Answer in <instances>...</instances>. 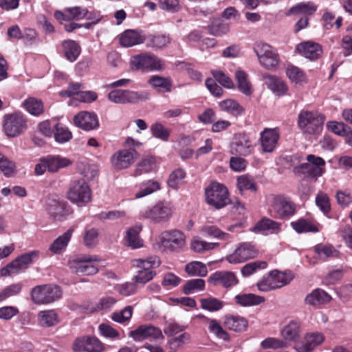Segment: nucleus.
I'll return each instance as SVG.
<instances>
[{
	"label": "nucleus",
	"instance_id": "obj_1",
	"mask_svg": "<svg viewBox=\"0 0 352 352\" xmlns=\"http://www.w3.org/2000/svg\"><path fill=\"white\" fill-rule=\"evenodd\" d=\"M205 196L206 203L218 210L231 203L228 188L217 182H212L205 188Z\"/></svg>",
	"mask_w": 352,
	"mask_h": 352
},
{
	"label": "nucleus",
	"instance_id": "obj_2",
	"mask_svg": "<svg viewBox=\"0 0 352 352\" xmlns=\"http://www.w3.org/2000/svg\"><path fill=\"white\" fill-rule=\"evenodd\" d=\"M270 212L276 219L287 220L296 212V205L283 195H275L270 203Z\"/></svg>",
	"mask_w": 352,
	"mask_h": 352
},
{
	"label": "nucleus",
	"instance_id": "obj_3",
	"mask_svg": "<svg viewBox=\"0 0 352 352\" xmlns=\"http://www.w3.org/2000/svg\"><path fill=\"white\" fill-rule=\"evenodd\" d=\"M62 294L60 287L53 284L37 285L30 292L31 298L36 305L54 302L60 298Z\"/></svg>",
	"mask_w": 352,
	"mask_h": 352
},
{
	"label": "nucleus",
	"instance_id": "obj_4",
	"mask_svg": "<svg viewBox=\"0 0 352 352\" xmlns=\"http://www.w3.org/2000/svg\"><path fill=\"white\" fill-rule=\"evenodd\" d=\"M324 121V116L317 112L305 111L299 113L298 125L303 133L315 135L321 132Z\"/></svg>",
	"mask_w": 352,
	"mask_h": 352
},
{
	"label": "nucleus",
	"instance_id": "obj_5",
	"mask_svg": "<svg viewBox=\"0 0 352 352\" xmlns=\"http://www.w3.org/2000/svg\"><path fill=\"white\" fill-rule=\"evenodd\" d=\"M27 128V119L22 113H8L3 116V131L8 138L19 136Z\"/></svg>",
	"mask_w": 352,
	"mask_h": 352
},
{
	"label": "nucleus",
	"instance_id": "obj_6",
	"mask_svg": "<svg viewBox=\"0 0 352 352\" xmlns=\"http://www.w3.org/2000/svg\"><path fill=\"white\" fill-rule=\"evenodd\" d=\"M38 251H31L21 254L0 270L1 276H8L19 274L27 270L34 259L38 257Z\"/></svg>",
	"mask_w": 352,
	"mask_h": 352
},
{
	"label": "nucleus",
	"instance_id": "obj_7",
	"mask_svg": "<svg viewBox=\"0 0 352 352\" xmlns=\"http://www.w3.org/2000/svg\"><path fill=\"white\" fill-rule=\"evenodd\" d=\"M100 259L96 256L80 255L69 261L70 270L78 274L91 276L98 272L97 266L93 264Z\"/></svg>",
	"mask_w": 352,
	"mask_h": 352
},
{
	"label": "nucleus",
	"instance_id": "obj_8",
	"mask_svg": "<svg viewBox=\"0 0 352 352\" xmlns=\"http://www.w3.org/2000/svg\"><path fill=\"white\" fill-rule=\"evenodd\" d=\"M146 91H135L129 89H114L108 94V99L116 104H136L149 98Z\"/></svg>",
	"mask_w": 352,
	"mask_h": 352
},
{
	"label": "nucleus",
	"instance_id": "obj_9",
	"mask_svg": "<svg viewBox=\"0 0 352 352\" xmlns=\"http://www.w3.org/2000/svg\"><path fill=\"white\" fill-rule=\"evenodd\" d=\"M67 197L74 204H86L91 200V191L85 180H74L69 185Z\"/></svg>",
	"mask_w": 352,
	"mask_h": 352
},
{
	"label": "nucleus",
	"instance_id": "obj_10",
	"mask_svg": "<svg viewBox=\"0 0 352 352\" xmlns=\"http://www.w3.org/2000/svg\"><path fill=\"white\" fill-rule=\"evenodd\" d=\"M162 247L170 252L182 249L186 245V236L179 230L164 231L159 236Z\"/></svg>",
	"mask_w": 352,
	"mask_h": 352
},
{
	"label": "nucleus",
	"instance_id": "obj_11",
	"mask_svg": "<svg viewBox=\"0 0 352 352\" xmlns=\"http://www.w3.org/2000/svg\"><path fill=\"white\" fill-rule=\"evenodd\" d=\"M45 210L53 219L63 221L70 213L67 203L56 195L49 197L45 203Z\"/></svg>",
	"mask_w": 352,
	"mask_h": 352
},
{
	"label": "nucleus",
	"instance_id": "obj_12",
	"mask_svg": "<svg viewBox=\"0 0 352 352\" xmlns=\"http://www.w3.org/2000/svg\"><path fill=\"white\" fill-rule=\"evenodd\" d=\"M260 63L266 69L276 67L278 63V55L276 50L267 43H258L254 48Z\"/></svg>",
	"mask_w": 352,
	"mask_h": 352
},
{
	"label": "nucleus",
	"instance_id": "obj_13",
	"mask_svg": "<svg viewBox=\"0 0 352 352\" xmlns=\"http://www.w3.org/2000/svg\"><path fill=\"white\" fill-rule=\"evenodd\" d=\"M131 65L137 69H146L151 71H160L164 69L162 60L157 56L148 53L133 56Z\"/></svg>",
	"mask_w": 352,
	"mask_h": 352
},
{
	"label": "nucleus",
	"instance_id": "obj_14",
	"mask_svg": "<svg viewBox=\"0 0 352 352\" xmlns=\"http://www.w3.org/2000/svg\"><path fill=\"white\" fill-rule=\"evenodd\" d=\"M254 146L248 135L245 133L234 134L230 144V152L232 155L248 156L252 153Z\"/></svg>",
	"mask_w": 352,
	"mask_h": 352
},
{
	"label": "nucleus",
	"instance_id": "obj_15",
	"mask_svg": "<svg viewBox=\"0 0 352 352\" xmlns=\"http://www.w3.org/2000/svg\"><path fill=\"white\" fill-rule=\"evenodd\" d=\"M258 253L251 243H241L232 254L226 256V261L232 264L240 263L256 257Z\"/></svg>",
	"mask_w": 352,
	"mask_h": 352
},
{
	"label": "nucleus",
	"instance_id": "obj_16",
	"mask_svg": "<svg viewBox=\"0 0 352 352\" xmlns=\"http://www.w3.org/2000/svg\"><path fill=\"white\" fill-rule=\"evenodd\" d=\"M129 336L136 342H140L146 339H164L161 329L152 324H142L135 330L131 331L129 333Z\"/></svg>",
	"mask_w": 352,
	"mask_h": 352
},
{
	"label": "nucleus",
	"instance_id": "obj_17",
	"mask_svg": "<svg viewBox=\"0 0 352 352\" xmlns=\"http://www.w3.org/2000/svg\"><path fill=\"white\" fill-rule=\"evenodd\" d=\"M139 154L134 148L122 149L111 157V163L117 170L128 168L138 158Z\"/></svg>",
	"mask_w": 352,
	"mask_h": 352
},
{
	"label": "nucleus",
	"instance_id": "obj_18",
	"mask_svg": "<svg viewBox=\"0 0 352 352\" xmlns=\"http://www.w3.org/2000/svg\"><path fill=\"white\" fill-rule=\"evenodd\" d=\"M172 214L170 207L165 204L159 203L152 208L142 212V216L153 222L160 223L167 221Z\"/></svg>",
	"mask_w": 352,
	"mask_h": 352
},
{
	"label": "nucleus",
	"instance_id": "obj_19",
	"mask_svg": "<svg viewBox=\"0 0 352 352\" xmlns=\"http://www.w3.org/2000/svg\"><path fill=\"white\" fill-rule=\"evenodd\" d=\"M280 138L277 129L265 128L260 133L259 140L263 153H272L276 148Z\"/></svg>",
	"mask_w": 352,
	"mask_h": 352
},
{
	"label": "nucleus",
	"instance_id": "obj_20",
	"mask_svg": "<svg viewBox=\"0 0 352 352\" xmlns=\"http://www.w3.org/2000/svg\"><path fill=\"white\" fill-rule=\"evenodd\" d=\"M74 123L85 131L95 130L99 127L98 116L94 112L81 111L74 117Z\"/></svg>",
	"mask_w": 352,
	"mask_h": 352
},
{
	"label": "nucleus",
	"instance_id": "obj_21",
	"mask_svg": "<svg viewBox=\"0 0 352 352\" xmlns=\"http://www.w3.org/2000/svg\"><path fill=\"white\" fill-rule=\"evenodd\" d=\"M208 282L214 285H222L230 287L237 284L238 280L233 272L218 271L212 274L208 278Z\"/></svg>",
	"mask_w": 352,
	"mask_h": 352
},
{
	"label": "nucleus",
	"instance_id": "obj_22",
	"mask_svg": "<svg viewBox=\"0 0 352 352\" xmlns=\"http://www.w3.org/2000/svg\"><path fill=\"white\" fill-rule=\"evenodd\" d=\"M296 50L302 56L310 60L318 59L322 53L321 45L312 41L301 43L296 46Z\"/></svg>",
	"mask_w": 352,
	"mask_h": 352
},
{
	"label": "nucleus",
	"instance_id": "obj_23",
	"mask_svg": "<svg viewBox=\"0 0 352 352\" xmlns=\"http://www.w3.org/2000/svg\"><path fill=\"white\" fill-rule=\"evenodd\" d=\"M146 40V36L142 31L127 30L120 36V43L122 46L129 47L142 43Z\"/></svg>",
	"mask_w": 352,
	"mask_h": 352
},
{
	"label": "nucleus",
	"instance_id": "obj_24",
	"mask_svg": "<svg viewBox=\"0 0 352 352\" xmlns=\"http://www.w3.org/2000/svg\"><path fill=\"white\" fill-rule=\"evenodd\" d=\"M324 341V337L318 333H308L301 343L296 345L298 352H310Z\"/></svg>",
	"mask_w": 352,
	"mask_h": 352
},
{
	"label": "nucleus",
	"instance_id": "obj_25",
	"mask_svg": "<svg viewBox=\"0 0 352 352\" xmlns=\"http://www.w3.org/2000/svg\"><path fill=\"white\" fill-rule=\"evenodd\" d=\"M317 10V6L312 2H302L290 8L287 11V15L292 14L307 17L311 16Z\"/></svg>",
	"mask_w": 352,
	"mask_h": 352
},
{
	"label": "nucleus",
	"instance_id": "obj_26",
	"mask_svg": "<svg viewBox=\"0 0 352 352\" xmlns=\"http://www.w3.org/2000/svg\"><path fill=\"white\" fill-rule=\"evenodd\" d=\"M294 172L296 175L302 177L303 179H312L315 181L317 180L318 177L322 175L320 169L318 168H316L314 165L309 162L296 166L294 168Z\"/></svg>",
	"mask_w": 352,
	"mask_h": 352
},
{
	"label": "nucleus",
	"instance_id": "obj_27",
	"mask_svg": "<svg viewBox=\"0 0 352 352\" xmlns=\"http://www.w3.org/2000/svg\"><path fill=\"white\" fill-rule=\"evenodd\" d=\"M63 53L67 60L74 62L80 54V46L74 40L67 39L62 42Z\"/></svg>",
	"mask_w": 352,
	"mask_h": 352
},
{
	"label": "nucleus",
	"instance_id": "obj_28",
	"mask_svg": "<svg viewBox=\"0 0 352 352\" xmlns=\"http://www.w3.org/2000/svg\"><path fill=\"white\" fill-rule=\"evenodd\" d=\"M141 230L142 226L136 225L130 228L126 231L125 241L126 245L132 249H137L143 246V241L140 238V232Z\"/></svg>",
	"mask_w": 352,
	"mask_h": 352
},
{
	"label": "nucleus",
	"instance_id": "obj_29",
	"mask_svg": "<svg viewBox=\"0 0 352 352\" xmlns=\"http://www.w3.org/2000/svg\"><path fill=\"white\" fill-rule=\"evenodd\" d=\"M331 296L321 289H316L305 298L307 305L318 306L327 303L331 300Z\"/></svg>",
	"mask_w": 352,
	"mask_h": 352
},
{
	"label": "nucleus",
	"instance_id": "obj_30",
	"mask_svg": "<svg viewBox=\"0 0 352 352\" xmlns=\"http://www.w3.org/2000/svg\"><path fill=\"white\" fill-rule=\"evenodd\" d=\"M265 80L267 87L275 94L283 96L286 94L287 87L280 78L272 75H267L265 76Z\"/></svg>",
	"mask_w": 352,
	"mask_h": 352
},
{
	"label": "nucleus",
	"instance_id": "obj_31",
	"mask_svg": "<svg viewBox=\"0 0 352 352\" xmlns=\"http://www.w3.org/2000/svg\"><path fill=\"white\" fill-rule=\"evenodd\" d=\"M74 232V228H69L61 236H59L50 246V250L54 254H60L67 246Z\"/></svg>",
	"mask_w": 352,
	"mask_h": 352
},
{
	"label": "nucleus",
	"instance_id": "obj_32",
	"mask_svg": "<svg viewBox=\"0 0 352 352\" xmlns=\"http://www.w3.org/2000/svg\"><path fill=\"white\" fill-rule=\"evenodd\" d=\"M47 157L48 163V171L56 173L60 168H66L72 164V161L60 155H49Z\"/></svg>",
	"mask_w": 352,
	"mask_h": 352
},
{
	"label": "nucleus",
	"instance_id": "obj_33",
	"mask_svg": "<svg viewBox=\"0 0 352 352\" xmlns=\"http://www.w3.org/2000/svg\"><path fill=\"white\" fill-rule=\"evenodd\" d=\"M146 46L153 49L159 50L166 47L171 41L168 35L155 34H149L146 37Z\"/></svg>",
	"mask_w": 352,
	"mask_h": 352
},
{
	"label": "nucleus",
	"instance_id": "obj_34",
	"mask_svg": "<svg viewBox=\"0 0 352 352\" xmlns=\"http://www.w3.org/2000/svg\"><path fill=\"white\" fill-rule=\"evenodd\" d=\"M38 320L40 325L43 327H50L58 322L57 313L53 309L41 311L38 314Z\"/></svg>",
	"mask_w": 352,
	"mask_h": 352
},
{
	"label": "nucleus",
	"instance_id": "obj_35",
	"mask_svg": "<svg viewBox=\"0 0 352 352\" xmlns=\"http://www.w3.org/2000/svg\"><path fill=\"white\" fill-rule=\"evenodd\" d=\"M291 226L298 233L318 232L320 231L316 223L303 218L291 222Z\"/></svg>",
	"mask_w": 352,
	"mask_h": 352
},
{
	"label": "nucleus",
	"instance_id": "obj_36",
	"mask_svg": "<svg viewBox=\"0 0 352 352\" xmlns=\"http://www.w3.org/2000/svg\"><path fill=\"white\" fill-rule=\"evenodd\" d=\"M236 302L243 307L258 305L265 301V298L253 294H241L234 297Z\"/></svg>",
	"mask_w": 352,
	"mask_h": 352
},
{
	"label": "nucleus",
	"instance_id": "obj_37",
	"mask_svg": "<svg viewBox=\"0 0 352 352\" xmlns=\"http://www.w3.org/2000/svg\"><path fill=\"white\" fill-rule=\"evenodd\" d=\"M281 223L271 219L264 217L256 223L254 230L258 232L277 233L280 230Z\"/></svg>",
	"mask_w": 352,
	"mask_h": 352
},
{
	"label": "nucleus",
	"instance_id": "obj_38",
	"mask_svg": "<svg viewBox=\"0 0 352 352\" xmlns=\"http://www.w3.org/2000/svg\"><path fill=\"white\" fill-rule=\"evenodd\" d=\"M235 79L237 82L238 89L242 94L245 96H250L252 94V85L248 80L247 73L241 70L236 71Z\"/></svg>",
	"mask_w": 352,
	"mask_h": 352
},
{
	"label": "nucleus",
	"instance_id": "obj_39",
	"mask_svg": "<svg viewBox=\"0 0 352 352\" xmlns=\"http://www.w3.org/2000/svg\"><path fill=\"white\" fill-rule=\"evenodd\" d=\"M132 264L140 270L152 271L153 268L160 266V260L158 256H153L145 259H134L132 261Z\"/></svg>",
	"mask_w": 352,
	"mask_h": 352
},
{
	"label": "nucleus",
	"instance_id": "obj_40",
	"mask_svg": "<svg viewBox=\"0 0 352 352\" xmlns=\"http://www.w3.org/2000/svg\"><path fill=\"white\" fill-rule=\"evenodd\" d=\"M23 106L28 113L35 116L41 115L44 111L42 101L35 98H28L24 100Z\"/></svg>",
	"mask_w": 352,
	"mask_h": 352
},
{
	"label": "nucleus",
	"instance_id": "obj_41",
	"mask_svg": "<svg viewBox=\"0 0 352 352\" xmlns=\"http://www.w3.org/2000/svg\"><path fill=\"white\" fill-rule=\"evenodd\" d=\"M209 33L215 36H220L227 34L230 30L228 23L220 19H214L208 27Z\"/></svg>",
	"mask_w": 352,
	"mask_h": 352
},
{
	"label": "nucleus",
	"instance_id": "obj_42",
	"mask_svg": "<svg viewBox=\"0 0 352 352\" xmlns=\"http://www.w3.org/2000/svg\"><path fill=\"white\" fill-rule=\"evenodd\" d=\"M226 327L234 331H242L248 326V321L242 317L229 316L225 320Z\"/></svg>",
	"mask_w": 352,
	"mask_h": 352
},
{
	"label": "nucleus",
	"instance_id": "obj_43",
	"mask_svg": "<svg viewBox=\"0 0 352 352\" xmlns=\"http://www.w3.org/2000/svg\"><path fill=\"white\" fill-rule=\"evenodd\" d=\"M77 169L80 175L87 179H94L98 173V168L95 164H89L86 161L78 162Z\"/></svg>",
	"mask_w": 352,
	"mask_h": 352
},
{
	"label": "nucleus",
	"instance_id": "obj_44",
	"mask_svg": "<svg viewBox=\"0 0 352 352\" xmlns=\"http://www.w3.org/2000/svg\"><path fill=\"white\" fill-rule=\"evenodd\" d=\"M221 110L234 116H240L244 112V109L236 101L232 99L225 100L219 102Z\"/></svg>",
	"mask_w": 352,
	"mask_h": 352
},
{
	"label": "nucleus",
	"instance_id": "obj_45",
	"mask_svg": "<svg viewBox=\"0 0 352 352\" xmlns=\"http://www.w3.org/2000/svg\"><path fill=\"white\" fill-rule=\"evenodd\" d=\"M186 176V173L184 170L180 168H177L170 174L167 180V184L172 189L177 190Z\"/></svg>",
	"mask_w": 352,
	"mask_h": 352
},
{
	"label": "nucleus",
	"instance_id": "obj_46",
	"mask_svg": "<svg viewBox=\"0 0 352 352\" xmlns=\"http://www.w3.org/2000/svg\"><path fill=\"white\" fill-rule=\"evenodd\" d=\"M201 307L203 309L213 312L221 309L224 302L214 297L209 296L200 299Z\"/></svg>",
	"mask_w": 352,
	"mask_h": 352
},
{
	"label": "nucleus",
	"instance_id": "obj_47",
	"mask_svg": "<svg viewBox=\"0 0 352 352\" xmlns=\"http://www.w3.org/2000/svg\"><path fill=\"white\" fill-rule=\"evenodd\" d=\"M205 285V281L203 279L197 278L188 280L183 286V292L185 294L201 292L204 290Z\"/></svg>",
	"mask_w": 352,
	"mask_h": 352
},
{
	"label": "nucleus",
	"instance_id": "obj_48",
	"mask_svg": "<svg viewBox=\"0 0 352 352\" xmlns=\"http://www.w3.org/2000/svg\"><path fill=\"white\" fill-rule=\"evenodd\" d=\"M148 83L155 88L162 89L165 92H170L172 90V82L168 78L155 75L148 80Z\"/></svg>",
	"mask_w": 352,
	"mask_h": 352
},
{
	"label": "nucleus",
	"instance_id": "obj_49",
	"mask_svg": "<svg viewBox=\"0 0 352 352\" xmlns=\"http://www.w3.org/2000/svg\"><path fill=\"white\" fill-rule=\"evenodd\" d=\"M300 324L297 322L292 321L281 331L285 340L294 341L299 336Z\"/></svg>",
	"mask_w": 352,
	"mask_h": 352
},
{
	"label": "nucleus",
	"instance_id": "obj_50",
	"mask_svg": "<svg viewBox=\"0 0 352 352\" xmlns=\"http://www.w3.org/2000/svg\"><path fill=\"white\" fill-rule=\"evenodd\" d=\"M314 249L316 253L321 259L338 256V251L332 245L318 244L315 246Z\"/></svg>",
	"mask_w": 352,
	"mask_h": 352
},
{
	"label": "nucleus",
	"instance_id": "obj_51",
	"mask_svg": "<svg viewBox=\"0 0 352 352\" xmlns=\"http://www.w3.org/2000/svg\"><path fill=\"white\" fill-rule=\"evenodd\" d=\"M186 272L190 276H205L208 273L206 266L201 262L193 261L186 265Z\"/></svg>",
	"mask_w": 352,
	"mask_h": 352
},
{
	"label": "nucleus",
	"instance_id": "obj_52",
	"mask_svg": "<svg viewBox=\"0 0 352 352\" xmlns=\"http://www.w3.org/2000/svg\"><path fill=\"white\" fill-rule=\"evenodd\" d=\"M54 138L57 142L64 144L72 138V133L67 127L58 123L55 126Z\"/></svg>",
	"mask_w": 352,
	"mask_h": 352
},
{
	"label": "nucleus",
	"instance_id": "obj_53",
	"mask_svg": "<svg viewBox=\"0 0 352 352\" xmlns=\"http://www.w3.org/2000/svg\"><path fill=\"white\" fill-rule=\"evenodd\" d=\"M286 74L289 80L295 83H301L306 80V75L304 72L294 65H289L286 69Z\"/></svg>",
	"mask_w": 352,
	"mask_h": 352
},
{
	"label": "nucleus",
	"instance_id": "obj_54",
	"mask_svg": "<svg viewBox=\"0 0 352 352\" xmlns=\"http://www.w3.org/2000/svg\"><path fill=\"white\" fill-rule=\"evenodd\" d=\"M133 307L126 306L120 311H114L111 314V319L118 323H124L128 322L132 317Z\"/></svg>",
	"mask_w": 352,
	"mask_h": 352
},
{
	"label": "nucleus",
	"instance_id": "obj_55",
	"mask_svg": "<svg viewBox=\"0 0 352 352\" xmlns=\"http://www.w3.org/2000/svg\"><path fill=\"white\" fill-rule=\"evenodd\" d=\"M155 166V160L153 157L143 159L138 164L133 176L137 177L143 173H149L154 169Z\"/></svg>",
	"mask_w": 352,
	"mask_h": 352
},
{
	"label": "nucleus",
	"instance_id": "obj_56",
	"mask_svg": "<svg viewBox=\"0 0 352 352\" xmlns=\"http://www.w3.org/2000/svg\"><path fill=\"white\" fill-rule=\"evenodd\" d=\"M151 132L153 137L162 141H168L170 131L161 123L156 122L151 126Z\"/></svg>",
	"mask_w": 352,
	"mask_h": 352
},
{
	"label": "nucleus",
	"instance_id": "obj_57",
	"mask_svg": "<svg viewBox=\"0 0 352 352\" xmlns=\"http://www.w3.org/2000/svg\"><path fill=\"white\" fill-rule=\"evenodd\" d=\"M23 285L20 283H13L6 287L0 292V302L18 295L22 290Z\"/></svg>",
	"mask_w": 352,
	"mask_h": 352
},
{
	"label": "nucleus",
	"instance_id": "obj_58",
	"mask_svg": "<svg viewBox=\"0 0 352 352\" xmlns=\"http://www.w3.org/2000/svg\"><path fill=\"white\" fill-rule=\"evenodd\" d=\"M274 283L278 286V288H281L283 286L289 284L293 279L292 274L289 272H280L277 270H274L270 272Z\"/></svg>",
	"mask_w": 352,
	"mask_h": 352
},
{
	"label": "nucleus",
	"instance_id": "obj_59",
	"mask_svg": "<svg viewBox=\"0 0 352 352\" xmlns=\"http://www.w3.org/2000/svg\"><path fill=\"white\" fill-rule=\"evenodd\" d=\"M237 186L241 192L244 190H250L254 192L256 191V185L254 179L247 175H241L238 177Z\"/></svg>",
	"mask_w": 352,
	"mask_h": 352
},
{
	"label": "nucleus",
	"instance_id": "obj_60",
	"mask_svg": "<svg viewBox=\"0 0 352 352\" xmlns=\"http://www.w3.org/2000/svg\"><path fill=\"white\" fill-rule=\"evenodd\" d=\"M160 188V184L156 181H148L142 184L141 189L138 192L135 197L138 199L150 195Z\"/></svg>",
	"mask_w": 352,
	"mask_h": 352
},
{
	"label": "nucleus",
	"instance_id": "obj_61",
	"mask_svg": "<svg viewBox=\"0 0 352 352\" xmlns=\"http://www.w3.org/2000/svg\"><path fill=\"white\" fill-rule=\"evenodd\" d=\"M327 129L339 136H345L348 134V127L342 122L329 121L326 124Z\"/></svg>",
	"mask_w": 352,
	"mask_h": 352
},
{
	"label": "nucleus",
	"instance_id": "obj_62",
	"mask_svg": "<svg viewBox=\"0 0 352 352\" xmlns=\"http://www.w3.org/2000/svg\"><path fill=\"white\" fill-rule=\"evenodd\" d=\"M267 263L263 261H256L245 265L241 269V273L244 276H249L258 269H265Z\"/></svg>",
	"mask_w": 352,
	"mask_h": 352
},
{
	"label": "nucleus",
	"instance_id": "obj_63",
	"mask_svg": "<svg viewBox=\"0 0 352 352\" xmlns=\"http://www.w3.org/2000/svg\"><path fill=\"white\" fill-rule=\"evenodd\" d=\"M16 166L14 162L10 160L0 153V171L6 177H10L14 171Z\"/></svg>",
	"mask_w": 352,
	"mask_h": 352
},
{
	"label": "nucleus",
	"instance_id": "obj_64",
	"mask_svg": "<svg viewBox=\"0 0 352 352\" xmlns=\"http://www.w3.org/2000/svg\"><path fill=\"white\" fill-rule=\"evenodd\" d=\"M316 204L320 210L327 214L331 210V204L328 195L323 192H319L316 197Z\"/></svg>",
	"mask_w": 352,
	"mask_h": 352
}]
</instances>
